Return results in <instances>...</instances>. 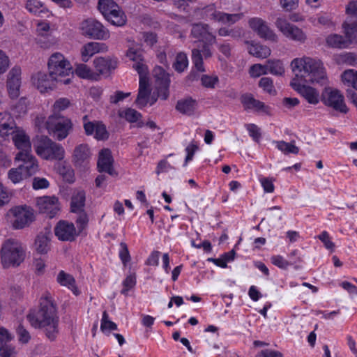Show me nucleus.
Listing matches in <instances>:
<instances>
[{"mask_svg": "<svg viewBox=\"0 0 357 357\" xmlns=\"http://www.w3.org/2000/svg\"><path fill=\"white\" fill-rule=\"evenodd\" d=\"M84 204L85 193L84 191H78L72 197L70 203L71 211L74 213L84 211Z\"/></svg>", "mask_w": 357, "mask_h": 357, "instance_id": "32", "label": "nucleus"}, {"mask_svg": "<svg viewBox=\"0 0 357 357\" xmlns=\"http://www.w3.org/2000/svg\"><path fill=\"white\" fill-rule=\"evenodd\" d=\"M11 198V193L0 183V207L8 204Z\"/></svg>", "mask_w": 357, "mask_h": 357, "instance_id": "58", "label": "nucleus"}, {"mask_svg": "<svg viewBox=\"0 0 357 357\" xmlns=\"http://www.w3.org/2000/svg\"><path fill=\"white\" fill-rule=\"evenodd\" d=\"M36 153L45 160H61L65 155L64 148L47 136L40 137L34 145Z\"/></svg>", "mask_w": 357, "mask_h": 357, "instance_id": "6", "label": "nucleus"}, {"mask_svg": "<svg viewBox=\"0 0 357 357\" xmlns=\"http://www.w3.org/2000/svg\"><path fill=\"white\" fill-rule=\"evenodd\" d=\"M36 205L39 212L45 214L50 218L55 217L60 211L59 199L54 196L38 197Z\"/></svg>", "mask_w": 357, "mask_h": 357, "instance_id": "13", "label": "nucleus"}, {"mask_svg": "<svg viewBox=\"0 0 357 357\" xmlns=\"http://www.w3.org/2000/svg\"><path fill=\"white\" fill-rule=\"evenodd\" d=\"M12 140L20 152H31V144L29 137L20 128H15L11 135Z\"/></svg>", "mask_w": 357, "mask_h": 357, "instance_id": "21", "label": "nucleus"}, {"mask_svg": "<svg viewBox=\"0 0 357 357\" xmlns=\"http://www.w3.org/2000/svg\"><path fill=\"white\" fill-rule=\"evenodd\" d=\"M243 16L244 15L243 13L229 14L222 12L221 15L219 16L218 22L231 26L241 20Z\"/></svg>", "mask_w": 357, "mask_h": 357, "instance_id": "37", "label": "nucleus"}, {"mask_svg": "<svg viewBox=\"0 0 357 357\" xmlns=\"http://www.w3.org/2000/svg\"><path fill=\"white\" fill-rule=\"evenodd\" d=\"M191 36L199 41L213 44L216 41L215 36L210 31V27L206 24L197 23L192 26Z\"/></svg>", "mask_w": 357, "mask_h": 357, "instance_id": "15", "label": "nucleus"}, {"mask_svg": "<svg viewBox=\"0 0 357 357\" xmlns=\"http://www.w3.org/2000/svg\"><path fill=\"white\" fill-rule=\"evenodd\" d=\"M136 284V277L134 274L128 275L123 282V288L121 290V294H126L128 291L133 288Z\"/></svg>", "mask_w": 357, "mask_h": 357, "instance_id": "54", "label": "nucleus"}, {"mask_svg": "<svg viewBox=\"0 0 357 357\" xmlns=\"http://www.w3.org/2000/svg\"><path fill=\"white\" fill-rule=\"evenodd\" d=\"M15 128L17 127L13 119H12V123L10 122H6L0 124V136L6 138L8 135L13 134Z\"/></svg>", "mask_w": 357, "mask_h": 357, "instance_id": "49", "label": "nucleus"}, {"mask_svg": "<svg viewBox=\"0 0 357 357\" xmlns=\"http://www.w3.org/2000/svg\"><path fill=\"white\" fill-rule=\"evenodd\" d=\"M106 20L111 22L112 24L117 26H123L127 21L126 15L119 7L116 10V11L112 13L111 15H109Z\"/></svg>", "mask_w": 357, "mask_h": 357, "instance_id": "35", "label": "nucleus"}, {"mask_svg": "<svg viewBox=\"0 0 357 357\" xmlns=\"http://www.w3.org/2000/svg\"><path fill=\"white\" fill-rule=\"evenodd\" d=\"M21 70L20 68H13L8 75L7 87L9 96L12 98H17L19 96L20 87Z\"/></svg>", "mask_w": 357, "mask_h": 357, "instance_id": "22", "label": "nucleus"}, {"mask_svg": "<svg viewBox=\"0 0 357 357\" xmlns=\"http://www.w3.org/2000/svg\"><path fill=\"white\" fill-rule=\"evenodd\" d=\"M48 71L50 76L56 82L68 84L70 82V78L68 77L73 73V68L70 61L60 52L52 54L47 63Z\"/></svg>", "mask_w": 357, "mask_h": 357, "instance_id": "4", "label": "nucleus"}, {"mask_svg": "<svg viewBox=\"0 0 357 357\" xmlns=\"http://www.w3.org/2000/svg\"><path fill=\"white\" fill-rule=\"evenodd\" d=\"M16 351L14 347L4 344L0 347V356L2 357H15Z\"/></svg>", "mask_w": 357, "mask_h": 357, "instance_id": "61", "label": "nucleus"}, {"mask_svg": "<svg viewBox=\"0 0 357 357\" xmlns=\"http://www.w3.org/2000/svg\"><path fill=\"white\" fill-rule=\"evenodd\" d=\"M281 7L286 11H291L298 6V0H280Z\"/></svg>", "mask_w": 357, "mask_h": 357, "instance_id": "62", "label": "nucleus"}, {"mask_svg": "<svg viewBox=\"0 0 357 357\" xmlns=\"http://www.w3.org/2000/svg\"><path fill=\"white\" fill-rule=\"evenodd\" d=\"M259 181L264 188V190L268 193H272L274 191L275 187L273 185V181L271 178L261 177L259 178Z\"/></svg>", "mask_w": 357, "mask_h": 357, "instance_id": "63", "label": "nucleus"}, {"mask_svg": "<svg viewBox=\"0 0 357 357\" xmlns=\"http://www.w3.org/2000/svg\"><path fill=\"white\" fill-rule=\"evenodd\" d=\"M109 316L106 311L102 313V317L101 320L100 329L102 331H114L117 329V326L113 321L109 320Z\"/></svg>", "mask_w": 357, "mask_h": 357, "instance_id": "48", "label": "nucleus"}, {"mask_svg": "<svg viewBox=\"0 0 357 357\" xmlns=\"http://www.w3.org/2000/svg\"><path fill=\"white\" fill-rule=\"evenodd\" d=\"M245 127L252 139L256 142H259L261 138L259 128L253 123L247 124Z\"/></svg>", "mask_w": 357, "mask_h": 357, "instance_id": "53", "label": "nucleus"}, {"mask_svg": "<svg viewBox=\"0 0 357 357\" xmlns=\"http://www.w3.org/2000/svg\"><path fill=\"white\" fill-rule=\"evenodd\" d=\"M321 100L326 106L331 107L335 111L344 114L348 112L344 96L337 89L326 87L321 93Z\"/></svg>", "mask_w": 357, "mask_h": 357, "instance_id": "10", "label": "nucleus"}, {"mask_svg": "<svg viewBox=\"0 0 357 357\" xmlns=\"http://www.w3.org/2000/svg\"><path fill=\"white\" fill-rule=\"evenodd\" d=\"M8 216L13 229L28 227L35 220L33 209L26 205L16 206L9 209Z\"/></svg>", "mask_w": 357, "mask_h": 357, "instance_id": "7", "label": "nucleus"}, {"mask_svg": "<svg viewBox=\"0 0 357 357\" xmlns=\"http://www.w3.org/2000/svg\"><path fill=\"white\" fill-rule=\"evenodd\" d=\"M54 234L59 240L72 241L77 235L76 229L72 222L60 220L54 228Z\"/></svg>", "mask_w": 357, "mask_h": 357, "instance_id": "16", "label": "nucleus"}, {"mask_svg": "<svg viewBox=\"0 0 357 357\" xmlns=\"http://www.w3.org/2000/svg\"><path fill=\"white\" fill-rule=\"evenodd\" d=\"M17 333L19 336V341L21 343L26 344L29 341L31 338L29 333L22 325L18 326L17 329Z\"/></svg>", "mask_w": 357, "mask_h": 357, "instance_id": "64", "label": "nucleus"}, {"mask_svg": "<svg viewBox=\"0 0 357 357\" xmlns=\"http://www.w3.org/2000/svg\"><path fill=\"white\" fill-rule=\"evenodd\" d=\"M70 105V100L67 98H60L57 99L53 105V112L54 113L60 112L68 108Z\"/></svg>", "mask_w": 357, "mask_h": 357, "instance_id": "50", "label": "nucleus"}, {"mask_svg": "<svg viewBox=\"0 0 357 357\" xmlns=\"http://www.w3.org/2000/svg\"><path fill=\"white\" fill-rule=\"evenodd\" d=\"M94 135L95 138L98 140L106 139L108 137V132L105 126L100 122L96 127Z\"/></svg>", "mask_w": 357, "mask_h": 357, "instance_id": "60", "label": "nucleus"}, {"mask_svg": "<svg viewBox=\"0 0 357 357\" xmlns=\"http://www.w3.org/2000/svg\"><path fill=\"white\" fill-rule=\"evenodd\" d=\"M26 247L18 240L8 238L1 248V261L3 267L18 266L25 259Z\"/></svg>", "mask_w": 357, "mask_h": 357, "instance_id": "3", "label": "nucleus"}, {"mask_svg": "<svg viewBox=\"0 0 357 357\" xmlns=\"http://www.w3.org/2000/svg\"><path fill=\"white\" fill-rule=\"evenodd\" d=\"M119 6L112 0H99L98 9L106 19Z\"/></svg>", "mask_w": 357, "mask_h": 357, "instance_id": "33", "label": "nucleus"}, {"mask_svg": "<svg viewBox=\"0 0 357 357\" xmlns=\"http://www.w3.org/2000/svg\"><path fill=\"white\" fill-rule=\"evenodd\" d=\"M83 126L85 131V133L87 135H91L94 134L96 127L99 123L98 121H89L87 116H84L83 117Z\"/></svg>", "mask_w": 357, "mask_h": 357, "instance_id": "52", "label": "nucleus"}, {"mask_svg": "<svg viewBox=\"0 0 357 357\" xmlns=\"http://www.w3.org/2000/svg\"><path fill=\"white\" fill-rule=\"evenodd\" d=\"M342 80L348 86H352L357 90V71L354 70H347L342 75Z\"/></svg>", "mask_w": 357, "mask_h": 357, "instance_id": "38", "label": "nucleus"}, {"mask_svg": "<svg viewBox=\"0 0 357 357\" xmlns=\"http://www.w3.org/2000/svg\"><path fill=\"white\" fill-rule=\"evenodd\" d=\"M247 43L249 45L248 52L251 55L259 59H266L271 55V50L266 45L254 42H247Z\"/></svg>", "mask_w": 357, "mask_h": 357, "instance_id": "28", "label": "nucleus"}, {"mask_svg": "<svg viewBox=\"0 0 357 357\" xmlns=\"http://www.w3.org/2000/svg\"><path fill=\"white\" fill-rule=\"evenodd\" d=\"M355 38L356 36L349 37L347 34L346 37L338 34H331L326 38V43L328 46L333 48H345L351 44Z\"/></svg>", "mask_w": 357, "mask_h": 357, "instance_id": "26", "label": "nucleus"}, {"mask_svg": "<svg viewBox=\"0 0 357 357\" xmlns=\"http://www.w3.org/2000/svg\"><path fill=\"white\" fill-rule=\"evenodd\" d=\"M79 29L81 34L88 38L106 40L109 37L107 29L93 18H89L81 22Z\"/></svg>", "mask_w": 357, "mask_h": 357, "instance_id": "9", "label": "nucleus"}, {"mask_svg": "<svg viewBox=\"0 0 357 357\" xmlns=\"http://www.w3.org/2000/svg\"><path fill=\"white\" fill-rule=\"evenodd\" d=\"M250 75L252 77H258L268 73L266 65L254 64L250 68Z\"/></svg>", "mask_w": 357, "mask_h": 357, "instance_id": "51", "label": "nucleus"}, {"mask_svg": "<svg viewBox=\"0 0 357 357\" xmlns=\"http://www.w3.org/2000/svg\"><path fill=\"white\" fill-rule=\"evenodd\" d=\"M291 68L295 77L291 81V86L311 105L319 102V91L305 83L325 84L327 77L325 68L320 60L308 56L294 59Z\"/></svg>", "mask_w": 357, "mask_h": 357, "instance_id": "1", "label": "nucleus"}, {"mask_svg": "<svg viewBox=\"0 0 357 357\" xmlns=\"http://www.w3.org/2000/svg\"><path fill=\"white\" fill-rule=\"evenodd\" d=\"M302 261L301 257H297V260L295 261H287L281 255H273L271 258V261L273 265L284 270L287 269L289 266L302 262Z\"/></svg>", "mask_w": 357, "mask_h": 357, "instance_id": "34", "label": "nucleus"}, {"mask_svg": "<svg viewBox=\"0 0 357 357\" xmlns=\"http://www.w3.org/2000/svg\"><path fill=\"white\" fill-rule=\"evenodd\" d=\"M46 128L49 133L57 140L66 139L73 130L70 119L55 114L49 116L46 121Z\"/></svg>", "mask_w": 357, "mask_h": 357, "instance_id": "8", "label": "nucleus"}, {"mask_svg": "<svg viewBox=\"0 0 357 357\" xmlns=\"http://www.w3.org/2000/svg\"><path fill=\"white\" fill-rule=\"evenodd\" d=\"M188 66V59L186 54L183 52L178 53L173 63L174 70L178 73H182L187 68Z\"/></svg>", "mask_w": 357, "mask_h": 357, "instance_id": "39", "label": "nucleus"}, {"mask_svg": "<svg viewBox=\"0 0 357 357\" xmlns=\"http://www.w3.org/2000/svg\"><path fill=\"white\" fill-rule=\"evenodd\" d=\"M212 44L204 43L202 48H194L192 50V60L195 68L199 72H204L203 57L204 59L210 58L212 56V52L210 45Z\"/></svg>", "mask_w": 357, "mask_h": 357, "instance_id": "17", "label": "nucleus"}, {"mask_svg": "<svg viewBox=\"0 0 357 357\" xmlns=\"http://www.w3.org/2000/svg\"><path fill=\"white\" fill-rule=\"evenodd\" d=\"M259 86L270 95L274 96L276 94V90L273 85V79L271 77H261L259 82Z\"/></svg>", "mask_w": 357, "mask_h": 357, "instance_id": "43", "label": "nucleus"}, {"mask_svg": "<svg viewBox=\"0 0 357 357\" xmlns=\"http://www.w3.org/2000/svg\"><path fill=\"white\" fill-rule=\"evenodd\" d=\"M107 51V46L105 43L98 42H89L84 44L80 49L81 60L86 63L94 54Z\"/></svg>", "mask_w": 357, "mask_h": 357, "instance_id": "19", "label": "nucleus"}, {"mask_svg": "<svg viewBox=\"0 0 357 357\" xmlns=\"http://www.w3.org/2000/svg\"><path fill=\"white\" fill-rule=\"evenodd\" d=\"M127 56L132 61H134L132 68L135 69V66L137 64H142L147 68L146 65L143 62L141 54L133 49L128 50L127 52Z\"/></svg>", "mask_w": 357, "mask_h": 357, "instance_id": "55", "label": "nucleus"}, {"mask_svg": "<svg viewBox=\"0 0 357 357\" xmlns=\"http://www.w3.org/2000/svg\"><path fill=\"white\" fill-rule=\"evenodd\" d=\"M25 8L30 13L38 16L49 12L45 4L39 0H26Z\"/></svg>", "mask_w": 357, "mask_h": 357, "instance_id": "30", "label": "nucleus"}, {"mask_svg": "<svg viewBox=\"0 0 357 357\" xmlns=\"http://www.w3.org/2000/svg\"><path fill=\"white\" fill-rule=\"evenodd\" d=\"M277 143V148L284 153H294L297 154L299 151L298 147L294 145V142L290 143L285 142L284 141H278Z\"/></svg>", "mask_w": 357, "mask_h": 357, "instance_id": "45", "label": "nucleus"}, {"mask_svg": "<svg viewBox=\"0 0 357 357\" xmlns=\"http://www.w3.org/2000/svg\"><path fill=\"white\" fill-rule=\"evenodd\" d=\"M8 178L15 184L18 183L27 178L20 166L17 168L10 169L8 171Z\"/></svg>", "mask_w": 357, "mask_h": 357, "instance_id": "44", "label": "nucleus"}, {"mask_svg": "<svg viewBox=\"0 0 357 357\" xmlns=\"http://www.w3.org/2000/svg\"><path fill=\"white\" fill-rule=\"evenodd\" d=\"M50 232L40 233L35 241V247L38 252L46 253L50 248Z\"/></svg>", "mask_w": 357, "mask_h": 357, "instance_id": "31", "label": "nucleus"}, {"mask_svg": "<svg viewBox=\"0 0 357 357\" xmlns=\"http://www.w3.org/2000/svg\"><path fill=\"white\" fill-rule=\"evenodd\" d=\"M135 70L139 75V91L135 103L137 106L142 109L148 104L153 105L157 98L154 96L151 95V89L149 83L148 68L142 64H137L135 66Z\"/></svg>", "mask_w": 357, "mask_h": 357, "instance_id": "5", "label": "nucleus"}, {"mask_svg": "<svg viewBox=\"0 0 357 357\" xmlns=\"http://www.w3.org/2000/svg\"><path fill=\"white\" fill-rule=\"evenodd\" d=\"M56 281L60 285L66 287L71 290L75 296L80 294L79 290L76 286L75 280L72 275L68 274L63 271H61L57 275Z\"/></svg>", "mask_w": 357, "mask_h": 357, "instance_id": "27", "label": "nucleus"}, {"mask_svg": "<svg viewBox=\"0 0 357 357\" xmlns=\"http://www.w3.org/2000/svg\"><path fill=\"white\" fill-rule=\"evenodd\" d=\"M241 102L246 110H254L256 112H268V107L263 102L255 99L252 94L245 93L241 98Z\"/></svg>", "mask_w": 357, "mask_h": 357, "instance_id": "24", "label": "nucleus"}, {"mask_svg": "<svg viewBox=\"0 0 357 357\" xmlns=\"http://www.w3.org/2000/svg\"><path fill=\"white\" fill-rule=\"evenodd\" d=\"M56 79L50 76V73H38L33 77V83L37 89L41 92L45 93L48 89H52L54 87Z\"/></svg>", "mask_w": 357, "mask_h": 357, "instance_id": "25", "label": "nucleus"}, {"mask_svg": "<svg viewBox=\"0 0 357 357\" xmlns=\"http://www.w3.org/2000/svg\"><path fill=\"white\" fill-rule=\"evenodd\" d=\"M26 111L27 105L25 98H21L12 109L13 114L16 117L25 114Z\"/></svg>", "mask_w": 357, "mask_h": 357, "instance_id": "47", "label": "nucleus"}, {"mask_svg": "<svg viewBox=\"0 0 357 357\" xmlns=\"http://www.w3.org/2000/svg\"><path fill=\"white\" fill-rule=\"evenodd\" d=\"M205 17L214 22H218L219 16L221 15L222 11L218 10L215 4H211L204 8Z\"/></svg>", "mask_w": 357, "mask_h": 357, "instance_id": "46", "label": "nucleus"}, {"mask_svg": "<svg viewBox=\"0 0 357 357\" xmlns=\"http://www.w3.org/2000/svg\"><path fill=\"white\" fill-rule=\"evenodd\" d=\"M117 60L109 57H98L94 59L96 70L101 75H109L117 67Z\"/></svg>", "mask_w": 357, "mask_h": 357, "instance_id": "23", "label": "nucleus"}, {"mask_svg": "<svg viewBox=\"0 0 357 357\" xmlns=\"http://www.w3.org/2000/svg\"><path fill=\"white\" fill-rule=\"evenodd\" d=\"M119 115L130 123L137 122L142 117L139 112L132 108L119 110Z\"/></svg>", "mask_w": 357, "mask_h": 357, "instance_id": "41", "label": "nucleus"}, {"mask_svg": "<svg viewBox=\"0 0 357 357\" xmlns=\"http://www.w3.org/2000/svg\"><path fill=\"white\" fill-rule=\"evenodd\" d=\"M10 66V59L6 54L0 50V75L7 71Z\"/></svg>", "mask_w": 357, "mask_h": 357, "instance_id": "59", "label": "nucleus"}, {"mask_svg": "<svg viewBox=\"0 0 357 357\" xmlns=\"http://www.w3.org/2000/svg\"><path fill=\"white\" fill-rule=\"evenodd\" d=\"M27 319L33 327L42 328L50 341L55 340L59 333V316L56 305L49 293L43 294L38 310L30 312Z\"/></svg>", "mask_w": 357, "mask_h": 357, "instance_id": "2", "label": "nucleus"}, {"mask_svg": "<svg viewBox=\"0 0 357 357\" xmlns=\"http://www.w3.org/2000/svg\"><path fill=\"white\" fill-rule=\"evenodd\" d=\"M275 25L277 29L289 40L304 43L307 40V36L304 31L288 22V20L283 17H279L276 19Z\"/></svg>", "mask_w": 357, "mask_h": 357, "instance_id": "11", "label": "nucleus"}, {"mask_svg": "<svg viewBox=\"0 0 357 357\" xmlns=\"http://www.w3.org/2000/svg\"><path fill=\"white\" fill-rule=\"evenodd\" d=\"M15 160L23 162L20 167L27 178L38 171L37 160L31 152H19L15 156Z\"/></svg>", "mask_w": 357, "mask_h": 357, "instance_id": "14", "label": "nucleus"}, {"mask_svg": "<svg viewBox=\"0 0 357 357\" xmlns=\"http://www.w3.org/2000/svg\"><path fill=\"white\" fill-rule=\"evenodd\" d=\"M319 239L324 243L325 248L327 250L333 251L335 248V244L332 242L331 237L328 233L326 231H322L319 236Z\"/></svg>", "mask_w": 357, "mask_h": 357, "instance_id": "56", "label": "nucleus"}, {"mask_svg": "<svg viewBox=\"0 0 357 357\" xmlns=\"http://www.w3.org/2000/svg\"><path fill=\"white\" fill-rule=\"evenodd\" d=\"M75 74L83 79H93L95 76L91 68L84 63L75 64Z\"/></svg>", "mask_w": 357, "mask_h": 357, "instance_id": "42", "label": "nucleus"}, {"mask_svg": "<svg viewBox=\"0 0 357 357\" xmlns=\"http://www.w3.org/2000/svg\"><path fill=\"white\" fill-rule=\"evenodd\" d=\"M114 160L109 149H102L99 153L98 169L100 172H106L111 176L116 175L113 168Z\"/></svg>", "mask_w": 357, "mask_h": 357, "instance_id": "20", "label": "nucleus"}, {"mask_svg": "<svg viewBox=\"0 0 357 357\" xmlns=\"http://www.w3.org/2000/svg\"><path fill=\"white\" fill-rule=\"evenodd\" d=\"M119 257L124 266L130 261V255L126 243L121 242L120 243Z\"/></svg>", "mask_w": 357, "mask_h": 357, "instance_id": "57", "label": "nucleus"}, {"mask_svg": "<svg viewBox=\"0 0 357 357\" xmlns=\"http://www.w3.org/2000/svg\"><path fill=\"white\" fill-rule=\"evenodd\" d=\"M250 29L263 39L272 42H278V36L268 25L267 22L260 17H252L248 20Z\"/></svg>", "mask_w": 357, "mask_h": 357, "instance_id": "12", "label": "nucleus"}, {"mask_svg": "<svg viewBox=\"0 0 357 357\" xmlns=\"http://www.w3.org/2000/svg\"><path fill=\"white\" fill-rule=\"evenodd\" d=\"M267 71L275 75H282L284 73L283 63L280 60H268Z\"/></svg>", "mask_w": 357, "mask_h": 357, "instance_id": "40", "label": "nucleus"}, {"mask_svg": "<svg viewBox=\"0 0 357 357\" xmlns=\"http://www.w3.org/2000/svg\"><path fill=\"white\" fill-rule=\"evenodd\" d=\"M158 85H169V75L160 66H155L153 70Z\"/></svg>", "mask_w": 357, "mask_h": 357, "instance_id": "36", "label": "nucleus"}, {"mask_svg": "<svg viewBox=\"0 0 357 357\" xmlns=\"http://www.w3.org/2000/svg\"><path fill=\"white\" fill-rule=\"evenodd\" d=\"M91 157V149L88 144H80L75 147L73 153V162L75 166H86L89 162Z\"/></svg>", "mask_w": 357, "mask_h": 357, "instance_id": "18", "label": "nucleus"}, {"mask_svg": "<svg viewBox=\"0 0 357 357\" xmlns=\"http://www.w3.org/2000/svg\"><path fill=\"white\" fill-rule=\"evenodd\" d=\"M197 108V102L191 98L179 100L176 105V109L183 114L190 116L194 114Z\"/></svg>", "mask_w": 357, "mask_h": 357, "instance_id": "29", "label": "nucleus"}]
</instances>
